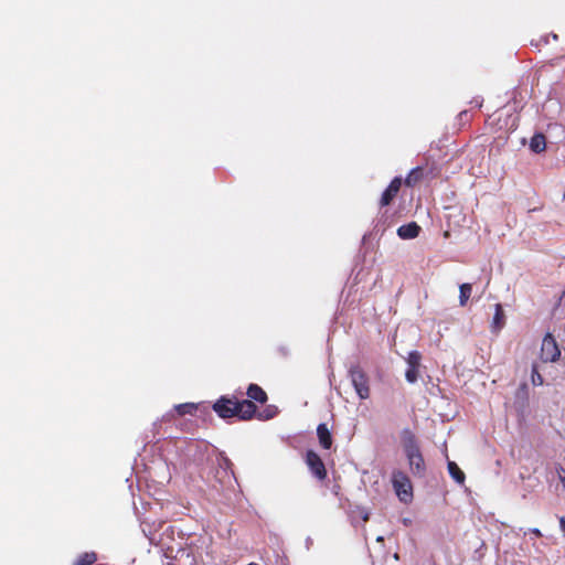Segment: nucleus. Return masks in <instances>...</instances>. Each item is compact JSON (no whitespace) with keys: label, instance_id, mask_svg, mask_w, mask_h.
I'll use <instances>...</instances> for the list:
<instances>
[{"label":"nucleus","instance_id":"1","mask_svg":"<svg viewBox=\"0 0 565 565\" xmlns=\"http://www.w3.org/2000/svg\"><path fill=\"white\" fill-rule=\"evenodd\" d=\"M218 417L228 419L250 420L257 414V406L252 401H241L237 394L223 395L212 406Z\"/></svg>","mask_w":565,"mask_h":565},{"label":"nucleus","instance_id":"2","mask_svg":"<svg viewBox=\"0 0 565 565\" xmlns=\"http://www.w3.org/2000/svg\"><path fill=\"white\" fill-rule=\"evenodd\" d=\"M392 486L401 502L407 504L413 501V486L408 476L402 470L392 472Z\"/></svg>","mask_w":565,"mask_h":565},{"label":"nucleus","instance_id":"3","mask_svg":"<svg viewBox=\"0 0 565 565\" xmlns=\"http://www.w3.org/2000/svg\"><path fill=\"white\" fill-rule=\"evenodd\" d=\"M349 377L358 396L361 399L369 398L371 393L369 376L359 364L350 366Z\"/></svg>","mask_w":565,"mask_h":565},{"label":"nucleus","instance_id":"4","mask_svg":"<svg viewBox=\"0 0 565 565\" xmlns=\"http://www.w3.org/2000/svg\"><path fill=\"white\" fill-rule=\"evenodd\" d=\"M561 356V350L555 338L547 333L542 341L540 359L542 362H556Z\"/></svg>","mask_w":565,"mask_h":565},{"label":"nucleus","instance_id":"5","mask_svg":"<svg viewBox=\"0 0 565 565\" xmlns=\"http://www.w3.org/2000/svg\"><path fill=\"white\" fill-rule=\"evenodd\" d=\"M305 461L313 477L320 481L327 478L328 472L324 462L315 450H307Z\"/></svg>","mask_w":565,"mask_h":565},{"label":"nucleus","instance_id":"6","mask_svg":"<svg viewBox=\"0 0 565 565\" xmlns=\"http://www.w3.org/2000/svg\"><path fill=\"white\" fill-rule=\"evenodd\" d=\"M408 460L409 469L415 477H424L426 465L420 449L405 454Z\"/></svg>","mask_w":565,"mask_h":565},{"label":"nucleus","instance_id":"7","mask_svg":"<svg viewBox=\"0 0 565 565\" xmlns=\"http://www.w3.org/2000/svg\"><path fill=\"white\" fill-rule=\"evenodd\" d=\"M402 182L403 181L399 177H395L391 181V183L388 184V186L385 189V191L383 192V194L381 196V200H380L381 206H387L393 202V200L396 198L397 193L401 190Z\"/></svg>","mask_w":565,"mask_h":565},{"label":"nucleus","instance_id":"8","mask_svg":"<svg viewBox=\"0 0 565 565\" xmlns=\"http://www.w3.org/2000/svg\"><path fill=\"white\" fill-rule=\"evenodd\" d=\"M246 395L248 396L247 401H252L254 404H265L268 399L267 393L257 384H249L246 391Z\"/></svg>","mask_w":565,"mask_h":565},{"label":"nucleus","instance_id":"9","mask_svg":"<svg viewBox=\"0 0 565 565\" xmlns=\"http://www.w3.org/2000/svg\"><path fill=\"white\" fill-rule=\"evenodd\" d=\"M401 437L405 454L420 449L416 435L409 428H405Z\"/></svg>","mask_w":565,"mask_h":565},{"label":"nucleus","instance_id":"10","mask_svg":"<svg viewBox=\"0 0 565 565\" xmlns=\"http://www.w3.org/2000/svg\"><path fill=\"white\" fill-rule=\"evenodd\" d=\"M420 226L415 223L411 222L406 225H402L397 228V235L403 239H412L419 235Z\"/></svg>","mask_w":565,"mask_h":565},{"label":"nucleus","instance_id":"11","mask_svg":"<svg viewBox=\"0 0 565 565\" xmlns=\"http://www.w3.org/2000/svg\"><path fill=\"white\" fill-rule=\"evenodd\" d=\"M319 444L323 449H330L332 446V436L327 424L321 423L317 427Z\"/></svg>","mask_w":565,"mask_h":565},{"label":"nucleus","instance_id":"12","mask_svg":"<svg viewBox=\"0 0 565 565\" xmlns=\"http://www.w3.org/2000/svg\"><path fill=\"white\" fill-rule=\"evenodd\" d=\"M505 324V315L501 303L494 306V315L491 323L492 332L498 333Z\"/></svg>","mask_w":565,"mask_h":565},{"label":"nucleus","instance_id":"13","mask_svg":"<svg viewBox=\"0 0 565 565\" xmlns=\"http://www.w3.org/2000/svg\"><path fill=\"white\" fill-rule=\"evenodd\" d=\"M448 471L451 478L458 482L459 484H463L466 480V476L463 471L458 467V465L454 461L448 462Z\"/></svg>","mask_w":565,"mask_h":565},{"label":"nucleus","instance_id":"14","mask_svg":"<svg viewBox=\"0 0 565 565\" xmlns=\"http://www.w3.org/2000/svg\"><path fill=\"white\" fill-rule=\"evenodd\" d=\"M423 168L417 167L413 169L405 179V185L409 188L415 186L423 179Z\"/></svg>","mask_w":565,"mask_h":565},{"label":"nucleus","instance_id":"15","mask_svg":"<svg viewBox=\"0 0 565 565\" xmlns=\"http://www.w3.org/2000/svg\"><path fill=\"white\" fill-rule=\"evenodd\" d=\"M530 148L537 153L544 151L546 148L545 136L543 134L534 135L531 139Z\"/></svg>","mask_w":565,"mask_h":565},{"label":"nucleus","instance_id":"16","mask_svg":"<svg viewBox=\"0 0 565 565\" xmlns=\"http://www.w3.org/2000/svg\"><path fill=\"white\" fill-rule=\"evenodd\" d=\"M97 561L95 552H85L79 554L73 565H93Z\"/></svg>","mask_w":565,"mask_h":565},{"label":"nucleus","instance_id":"17","mask_svg":"<svg viewBox=\"0 0 565 565\" xmlns=\"http://www.w3.org/2000/svg\"><path fill=\"white\" fill-rule=\"evenodd\" d=\"M471 284L465 282L459 286V303L461 307L467 305L469 298L471 297Z\"/></svg>","mask_w":565,"mask_h":565},{"label":"nucleus","instance_id":"18","mask_svg":"<svg viewBox=\"0 0 565 565\" xmlns=\"http://www.w3.org/2000/svg\"><path fill=\"white\" fill-rule=\"evenodd\" d=\"M196 405L193 403H184L175 406V411L179 415L183 416L186 414H193L196 411Z\"/></svg>","mask_w":565,"mask_h":565},{"label":"nucleus","instance_id":"19","mask_svg":"<svg viewBox=\"0 0 565 565\" xmlns=\"http://www.w3.org/2000/svg\"><path fill=\"white\" fill-rule=\"evenodd\" d=\"M422 354L418 351H412L408 353L406 359L408 367H419L420 366Z\"/></svg>","mask_w":565,"mask_h":565},{"label":"nucleus","instance_id":"20","mask_svg":"<svg viewBox=\"0 0 565 565\" xmlns=\"http://www.w3.org/2000/svg\"><path fill=\"white\" fill-rule=\"evenodd\" d=\"M531 380H532V384L535 386H540L544 383L543 376L539 372L536 364L532 365Z\"/></svg>","mask_w":565,"mask_h":565},{"label":"nucleus","instance_id":"21","mask_svg":"<svg viewBox=\"0 0 565 565\" xmlns=\"http://www.w3.org/2000/svg\"><path fill=\"white\" fill-rule=\"evenodd\" d=\"M418 370H419V367H407V370L405 372V377H406L407 382L415 383L418 380V375H419Z\"/></svg>","mask_w":565,"mask_h":565},{"label":"nucleus","instance_id":"22","mask_svg":"<svg viewBox=\"0 0 565 565\" xmlns=\"http://www.w3.org/2000/svg\"><path fill=\"white\" fill-rule=\"evenodd\" d=\"M220 466L224 468L225 473H227V469H231L232 462L228 458H222L220 461Z\"/></svg>","mask_w":565,"mask_h":565},{"label":"nucleus","instance_id":"23","mask_svg":"<svg viewBox=\"0 0 565 565\" xmlns=\"http://www.w3.org/2000/svg\"><path fill=\"white\" fill-rule=\"evenodd\" d=\"M557 473H558V478H559V480H561V482H562V484H563V487L565 489V469L559 466L557 468Z\"/></svg>","mask_w":565,"mask_h":565},{"label":"nucleus","instance_id":"24","mask_svg":"<svg viewBox=\"0 0 565 565\" xmlns=\"http://www.w3.org/2000/svg\"><path fill=\"white\" fill-rule=\"evenodd\" d=\"M559 527L563 534L565 535V516L559 518Z\"/></svg>","mask_w":565,"mask_h":565},{"label":"nucleus","instance_id":"25","mask_svg":"<svg viewBox=\"0 0 565 565\" xmlns=\"http://www.w3.org/2000/svg\"><path fill=\"white\" fill-rule=\"evenodd\" d=\"M530 532L534 534L536 537H542V532L536 527L531 529Z\"/></svg>","mask_w":565,"mask_h":565},{"label":"nucleus","instance_id":"26","mask_svg":"<svg viewBox=\"0 0 565 565\" xmlns=\"http://www.w3.org/2000/svg\"><path fill=\"white\" fill-rule=\"evenodd\" d=\"M364 521H367L369 520V516L367 514L363 518Z\"/></svg>","mask_w":565,"mask_h":565}]
</instances>
